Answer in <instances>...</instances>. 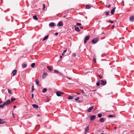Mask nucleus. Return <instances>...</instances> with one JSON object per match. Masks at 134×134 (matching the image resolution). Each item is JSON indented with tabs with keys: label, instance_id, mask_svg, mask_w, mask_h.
Instances as JSON below:
<instances>
[{
	"label": "nucleus",
	"instance_id": "f257e3e1",
	"mask_svg": "<svg viewBox=\"0 0 134 134\" xmlns=\"http://www.w3.org/2000/svg\"><path fill=\"white\" fill-rule=\"evenodd\" d=\"M99 38L98 37L94 38L92 40L91 42L92 44H94L96 43L98 41Z\"/></svg>",
	"mask_w": 134,
	"mask_h": 134
},
{
	"label": "nucleus",
	"instance_id": "f03ea898",
	"mask_svg": "<svg viewBox=\"0 0 134 134\" xmlns=\"http://www.w3.org/2000/svg\"><path fill=\"white\" fill-rule=\"evenodd\" d=\"M90 37V36H86L85 38V39L84 40V42L85 43H86L87 42V41L88 40L89 38Z\"/></svg>",
	"mask_w": 134,
	"mask_h": 134
},
{
	"label": "nucleus",
	"instance_id": "7ed1b4c3",
	"mask_svg": "<svg viewBox=\"0 0 134 134\" xmlns=\"http://www.w3.org/2000/svg\"><path fill=\"white\" fill-rule=\"evenodd\" d=\"M100 83L102 85H105L107 83V82L105 81L102 80L100 81Z\"/></svg>",
	"mask_w": 134,
	"mask_h": 134
},
{
	"label": "nucleus",
	"instance_id": "20e7f679",
	"mask_svg": "<svg viewBox=\"0 0 134 134\" xmlns=\"http://www.w3.org/2000/svg\"><path fill=\"white\" fill-rule=\"evenodd\" d=\"M129 19L130 21L131 22L134 21V16H131L130 17Z\"/></svg>",
	"mask_w": 134,
	"mask_h": 134
},
{
	"label": "nucleus",
	"instance_id": "39448f33",
	"mask_svg": "<svg viewBox=\"0 0 134 134\" xmlns=\"http://www.w3.org/2000/svg\"><path fill=\"white\" fill-rule=\"evenodd\" d=\"M11 102V100L10 99H8L7 101L5 102L6 103V105H7L8 104H10Z\"/></svg>",
	"mask_w": 134,
	"mask_h": 134
},
{
	"label": "nucleus",
	"instance_id": "423d86ee",
	"mask_svg": "<svg viewBox=\"0 0 134 134\" xmlns=\"http://www.w3.org/2000/svg\"><path fill=\"white\" fill-rule=\"evenodd\" d=\"M63 25V23L62 21H59L58 23V25L59 26H62Z\"/></svg>",
	"mask_w": 134,
	"mask_h": 134
},
{
	"label": "nucleus",
	"instance_id": "0eeeda50",
	"mask_svg": "<svg viewBox=\"0 0 134 134\" xmlns=\"http://www.w3.org/2000/svg\"><path fill=\"white\" fill-rule=\"evenodd\" d=\"M93 108V106H92L89 107L87 111L88 112H91Z\"/></svg>",
	"mask_w": 134,
	"mask_h": 134
},
{
	"label": "nucleus",
	"instance_id": "6e6552de",
	"mask_svg": "<svg viewBox=\"0 0 134 134\" xmlns=\"http://www.w3.org/2000/svg\"><path fill=\"white\" fill-rule=\"evenodd\" d=\"M32 106L34 108H38V105L36 104H32Z\"/></svg>",
	"mask_w": 134,
	"mask_h": 134
},
{
	"label": "nucleus",
	"instance_id": "1a4fd4ad",
	"mask_svg": "<svg viewBox=\"0 0 134 134\" xmlns=\"http://www.w3.org/2000/svg\"><path fill=\"white\" fill-rule=\"evenodd\" d=\"M115 7L114 8H113V9L111 10V13L112 15H113L114 14L115 10Z\"/></svg>",
	"mask_w": 134,
	"mask_h": 134
},
{
	"label": "nucleus",
	"instance_id": "9d476101",
	"mask_svg": "<svg viewBox=\"0 0 134 134\" xmlns=\"http://www.w3.org/2000/svg\"><path fill=\"white\" fill-rule=\"evenodd\" d=\"M49 26H51V27H53V26H55V24L54 23L52 22V23H50L49 24Z\"/></svg>",
	"mask_w": 134,
	"mask_h": 134
},
{
	"label": "nucleus",
	"instance_id": "9b49d317",
	"mask_svg": "<svg viewBox=\"0 0 134 134\" xmlns=\"http://www.w3.org/2000/svg\"><path fill=\"white\" fill-rule=\"evenodd\" d=\"M16 70H14L13 72H12V74H13V76H14L16 74Z\"/></svg>",
	"mask_w": 134,
	"mask_h": 134
},
{
	"label": "nucleus",
	"instance_id": "f8f14e48",
	"mask_svg": "<svg viewBox=\"0 0 134 134\" xmlns=\"http://www.w3.org/2000/svg\"><path fill=\"white\" fill-rule=\"evenodd\" d=\"M89 129V127L88 126H87L85 129V133L86 134L87 132V131H88Z\"/></svg>",
	"mask_w": 134,
	"mask_h": 134
},
{
	"label": "nucleus",
	"instance_id": "ddd939ff",
	"mask_svg": "<svg viewBox=\"0 0 134 134\" xmlns=\"http://www.w3.org/2000/svg\"><path fill=\"white\" fill-rule=\"evenodd\" d=\"M96 117V116L94 115L91 116L90 117V119L91 120H92L94 119Z\"/></svg>",
	"mask_w": 134,
	"mask_h": 134
},
{
	"label": "nucleus",
	"instance_id": "4468645a",
	"mask_svg": "<svg viewBox=\"0 0 134 134\" xmlns=\"http://www.w3.org/2000/svg\"><path fill=\"white\" fill-rule=\"evenodd\" d=\"M75 30L78 32H79L80 31L79 27H75Z\"/></svg>",
	"mask_w": 134,
	"mask_h": 134
},
{
	"label": "nucleus",
	"instance_id": "2eb2a0df",
	"mask_svg": "<svg viewBox=\"0 0 134 134\" xmlns=\"http://www.w3.org/2000/svg\"><path fill=\"white\" fill-rule=\"evenodd\" d=\"M47 75V74L46 73H44L43 74L42 76V77L43 79H44L45 78Z\"/></svg>",
	"mask_w": 134,
	"mask_h": 134
},
{
	"label": "nucleus",
	"instance_id": "dca6fc26",
	"mask_svg": "<svg viewBox=\"0 0 134 134\" xmlns=\"http://www.w3.org/2000/svg\"><path fill=\"white\" fill-rule=\"evenodd\" d=\"M49 36V35H47L46 36H45L44 38H43V41H44L46 40V39L48 38Z\"/></svg>",
	"mask_w": 134,
	"mask_h": 134
},
{
	"label": "nucleus",
	"instance_id": "f3484780",
	"mask_svg": "<svg viewBox=\"0 0 134 134\" xmlns=\"http://www.w3.org/2000/svg\"><path fill=\"white\" fill-rule=\"evenodd\" d=\"M15 100V98H14L13 97V96L11 98V102H12L14 101Z\"/></svg>",
	"mask_w": 134,
	"mask_h": 134
},
{
	"label": "nucleus",
	"instance_id": "a211bd4d",
	"mask_svg": "<svg viewBox=\"0 0 134 134\" xmlns=\"http://www.w3.org/2000/svg\"><path fill=\"white\" fill-rule=\"evenodd\" d=\"M86 9H89L91 8V6L88 5H86Z\"/></svg>",
	"mask_w": 134,
	"mask_h": 134
},
{
	"label": "nucleus",
	"instance_id": "6ab92c4d",
	"mask_svg": "<svg viewBox=\"0 0 134 134\" xmlns=\"http://www.w3.org/2000/svg\"><path fill=\"white\" fill-rule=\"evenodd\" d=\"M57 95L58 96H60L61 95L60 91H57L56 92Z\"/></svg>",
	"mask_w": 134,
	"mask_h": 134
},
{
	"label": "nucleus",
	"instance_id": "aec40b11",
	"mask_svg": "<svg viewBox=\"0 0 134 134\" xmlns=\"http://www.w3.org/2000/svg\"><path fill=\"white\" fill-rule=\"evenodd\" d=\"M74 98V97L73 96H68V99H73Z\"/></svg>",
	"mask_w": 134,
	"mask_h": 134
},
{
	"label": "nucleus",
	"instance_id": "412c9836",
	"mask_svg": "<svg viewBox=\"0 0 134 134\" xmlns=\"http://www.w3.org/2000/svg\"><path fill=\"white\" fill-rule=\"evenodd\" d=\"M6 122L5 121H2V120L0 121V124H3L5 123Z\"/></svg>",
	"mask_w": 134,
	"mask_h": 134
},
{
	"label": "nucleus",
	"instance_id": "4be33fe9",
	"mask_svg": "<svg viewBox=\"0 0 134 134\" xmlns=\"http://www.w3.org/2000/svg\"><path fill=\"white\" fill-rule=\"evenodd\" d=\"M100 121L101 122H103L104 121V119L103 118H100Z\"/></svg>",
	"mask_w": 134,
	"mask_h": 134
},
{
	"label": "nucleus",
	"instance_id": "5701e85b",
	"mask_svg": "<svg viewBox=\"0 0 134 134\" xmlns=\"http://www.w3.org/2000/svg\"><path fill=\"white\" fill-rule=\"evenodd\" d=\"M33 18L35 20H37L38 19V18L37 17V16L36 15H34L33 16Z\"/></svg>",
	"mask_w": 134,
	"mask_h": 134
},
{
	"label": "nucleus",
	"instance_id": "b1692460",
	"mask_svg": "<svg viewBox=\"0 0 134 134\" xmlns=\"http://www.w3.org/2000/svg\"><path fill=\"white\" fill-rule=\"evenodd\" d=\"M35 81L37 85H38L39 83V81L38 80V79H36Z\"/></svg>",
	"mask_w": 134,
	"mask_h": 134
},
{
	"label": "nucleus",
	"instance_id": "393cba45",
	"mask_svg": "<svg viewBox=\"0 0 134 134\" xmlns=\"http://www.w3.org/2000/svg\"><path fill=\"white\" fill-rule=\"evenodd\" d=\"M8 93L10 94H12L13 93L11 92V90L10 89H8Z\"/></svg>",
	"mask_w": 134,
	"mask_h": 134
},
{
	"label": "nucleus",
	"instance_id": "a878e982",
	"mask_svg": "<svg viewBox=\"0 0 134 134\" xmlns=\"http://www.w3.org/2000/svg\"><path fill=\"white\" fill-rule=\"evenodd\" d=\"M22 66L23 68H25L26 67L27 65L26 64H24L22 65Z\"/></svg>",
	"mask_w": 134,
	"mask_h": 134
},
{
	"label": "nucleus",
	"instance_id": "bb28decb",
	"mask_svg": "<svg viewBox=\"0 0 134 134\" xmlns=\"http://www.w3.org/2000/svg\"><path fill=\"white\" fill-rule=\"evenodd\" d=\"M47 89L46 88H44L42 90V91L43 92L45 93L46 92Z\"/></svg>",
	"mask_w": 134,
	"mask_h": 134
},
{
	"label": "nucleus",
	"instance_id": "cd10ccee",
	"mask_svg": "<svg viewBox=\"0 0 134 134\" xmlns=\"http://www.w3.org/2000/svg\"><path fill=\"white\" fill-rule=\"evenodd\" d=\"M35 63H33L31 64V66L32 68H34L35 66Z\"/></svg>",
	"mask_w": 134,
	"mask_h": 134
},
{
	"label": "nucleus",
	"instance_id": "c85d7f7f",
	"mask_svg": "<svg viewBox=\"0 0 134 134\" xmlns=\"http://www.w3.org/2000/svg\"><path fill=\"white\" fill-rule=\"evenodd\" d=\"M47 68L48 69V70L50 71H52V69L50 68H49V66H47Z\"/></svg>",
	"mask_w": 134,
	"mask_h": 134
},
{
	"label": "nucleus",
	"instance_id": "c756f323",
	"mask_svg": "<svg viewBox=\"0 0 134 134\" xmlns=\"http://www.w3.org/2000/svg\"><path fill=\"white\" fill-rule=\"evenodd\" d=\"M34 86H33L32 85L31 87V89H32L31 92L32 93L34 91Z\"/></svg>",
	"mask_w": 134,
	"mask_h": 134
},
{
	"label": "nucleus",
	"instance_id": "7c9ffc66",
	"mask_svg": "<svg viewBox=\"0 0 134 134\" xmlns=\"http://www.w3.org/2000/svg\"><path fill=\"white\" fill-rule=\"evenodd\" d=\"M105 15H109L110 14L109 12H105Z\"/></svg>",
	"mask_w": 134,
	"mask_h": 134
},
{
	"label": "nucleus",
	"instance_id": "2f4dec72",
	"mask_svg": "<svg viewBox=\"0 0 134 134\" xmlns=\"http://www.w3.org/2000/svg\"><path fill=\"white\" fill-rule=\"evenodd\" d=\"M114 115H110L108 116V117L109 118H112L114 117Z\"/></svg>",
	"mask_w": 134,
	"mask_h": 134
},
{
	"label": "nucleus",
	"instance_id": "473e14b6",
	"mask_svg": "<svg viewBox=\"0 0 134 134\" xmlns=\"http://www.w3.org/2000/svg\"><path fill=\"white\" fill-rule=\"evenodd\" d=\"M102 116V115L101 114H99L98 115V116L99 118H101Z\"/></svg>",
	"mask_w": 134,
	"mask_h": 134
},
{
	"label": "nucleus",
	"instance_id": "72a5a7b5",
	"mask_svg": "<svg viewBox=\"0 0 134 134\" xmlns=\"http://www.w3.org/2000/svg\"><path fill=\"white\" fill-rule=\"evenodd\" d=\"M54 72H55V73H59V74H60V72H59V71H58V70H54Z\"/></svg>",
	"mask_w": 134,
	"mask_h": 134
},
{
	"label": "nucleus",
	"instance_id": "f704fd0d",
	"mask_svg": "<svg viewBox=\"0 0 134 134\" xmlns=\"http://www.w3.org/2000/svg\"><path fill=\"white\" fill-rule=\"evenodd\" d=\"M100 83L99 82H98L96 83V85L97 86H99L100 85Z\"/></svg>",
	"mask_w": 134,
	"mask_h": 134
},
{
	"label": "nucleus",
	"instance_id": "c9c22d12",
	"mask_svg": "<svg viewBox=\"0 0 134 134\" xmlns=\"http://www.w3.org/2000/svg\"><path fill=\"white\" fill-rule=\"evenodd\" d=\"M81 25V24L80 23H76V25L78 26H80Z\"/></svg>",
	"mask_w": 134,
	"mask_h": 134
},
{
	"label": "nucleus",
	"instance_id": "e433bc0d",
	"mask_svg": "<svg viewBox=\"0 0 134 134\" xmlns=\"http://www.w3.org/2000/svg\"><path fill=\"white\" fill-rule=\"evenodd\" d=\"M109 22L110 23H111V24L113 23H114V21H113L111 20H109Z\"/></svg>",
	"mask_w": 134,
	"mask_h": 134
},
{
	"label": "nucleus",
	"instance_id": "4c0bfd02",
	"mask_svg": "<svg viewBox=\"0 0 134 134\" xmlns=\"http://www.w3.org/2000/svg\"><path fill=\"white\" fill-rule=\"evenodd\" d=\"M43 10L45 9V4H43Z\"/></svg>",
	"mask_w": 134,
	"mask_h": 134
},
{
	"label": "nucleus",
	"instance_id": "58836bf2",
	"mask_svg": "<svg viewBox=\"0 0 134 134\" xmlns=\"http://www.w3.org/2000/svg\"><path fill=\"white\" fill-rule=\"evenodd\" d=\"M79 99V97H78L75 99V100L76 101H77Z\"/></svg>",
	"mask_w": 134,
	"mask_h": 134
},
{
	"label": "nucleus",
	"instance_id": "ea45409f",
	"mask_svg": "<svg viewBox=\"0 0 134 134\" xmlns=\"http://www.w3.org/2000/svg\"><path fill=\"white\" fill-rule=\"evenodd\" d=\"M72 56L74 57H75L76 56V55L75 54V53H73L72 54Z\"/></svg>",
	"mask_w": 134,
	"mask_h": 134
},
{
	"label": "nucleus",
	"instance_id": "a19ab883",
	"mask_svg": "<svg viewBox=\"0 0 134 134\" xmlns=\"http://www.w3.org/2000/svg\"><path fill=\"white\" fill-rule=\"evenodd\" d=\"M98 76L99 77L100 79H102V75H98Z\"/></svg>",
	"mask_w": 134,
	"mask_h": 134
},
{
	"label": "nucleus",
	"instance_id": "79ce46f5",
	"mask_svg": "<svg viewBox=\"0 0 134 134\" xmlns=\"http://www.w3.org/2000/svg\"><path fill=\"white\" fill-rule=\"evenodd\" d=\"M93 62H96V59L95 58H94L93 59Z\"/></svg>",
	"mask_w": 134,
	"mask_h": 134
},
{
	"label": "nucleus",
	"instance_id": "37998d69",
	"mask_svg": "<svg viewBox=\"0 0 134 134\" xmlns=\"http://www.w3.org/2000/svg\"><path fill=\"white\" fill-rule=\"evenodd\" d=\"M67 78L69 80H71L72 79V78L71 77H67Z\"/></svg>",
	"mask_w": 134,
	"mask_h": 134
},
{
	"label": "nucleus",
	"instance_id": "c03bdc74",
	"mask_svg": "<svg viewBox=\"0 0 134 134\" xmlns=\"http://www.w3.org/2000/svg\"><path fill=\"white\" fill-rule=\"evenodd\" d=\"M5 105H6V103L5 102L3 105H2L3 107Z\"/></svg>",
	"mask_w": 134,
	"mask_h": 134
},
{
	"label": "nucleus",
	"instance_id": "a18cd8bd",
	"mask_svg": "<svg viewBox=\"0 0 134 134\" xmlns=\"http://www.w3.org/2000/svg\"><path fill=\"white\" fill-rule=\"evenodd\" d=\"M81 92L83 93H84V91H83V90H81Z\"/></svg>",
	"mask_w": 134,
	"mask_h": 134
},
{
	"label": "nucleus",
	"instance_id": "49530a36",
	"mask_svg": "<svg viewBox=\"0 0 134 134\" xmlns=\"http://www.w3.org/2000/svg\"><path fill=\"white\" fill-rule=\"evenodd\" d=\"M3 108L2 104H0V108Z\"/></svg>",
	"mask_w": 134,
	"mask_h": 134
},
{
	"label": "nucleus",
	"instance_id": "de8ad7c7",
	"mask_svg": "<svg viewBox=\"0 0 134 134\" xmlns=\"http://www.w3.org/2000/svg\"><path fill=\"white\" fill-rule=\"evenodd\" d=\"M58 32H56L55 34V35L56 36L58 35Z\"/></svg>",
	"mask_w": 134,
	"mask_h": 134
},
{
	"label": "nucleus",
	"instance_id": "09e8293b",
	"mask_svg": "<svg viewBox=\"0 0 134 134\" xmlns=\"http://www.w3.org/2000/svg\"><path fill=\"white\" fill-rule=\"evenodd\" d=\"M34 94H32V99H33V97H34Z\"/></svg>",
	"mask_w": 134,
	"mask_h": 134
},
{
	"label": "nucleus",
	"instance_id": "8fccbe9b",
	"mask_svg": "<svg viewBox=\"0 0 134 134\" xmlns=\"http://www.w3.org/2000/svg\"><path fill=\"white\" fill-rule=\"evenodd\" d=\"M60 92V94H61V95L64 94V93L63 92Z\"/></svg>",
	"mask_w": 134,
	"mask_h": 134
},
{
	"label": "nucleus",
	"instance_id": "3c124183",
	"mask_svg": "<svg viewBox=\"0 0 134 134\" xmlns=\"http://www.w3.org/2000/svg\"><path fill=\"white\" fill-rule=\"evenodd\" d=\"M66 50H65L64 51H63V53H65V52H66Z\"/></svg>",
	"mask_w": 134,
	"mask_h": 134
},
{
	"label": "nucleus",
	"instance_id": "603ef678",
	"mask_svg": "<svg viewBox=\"0 0 134 134\" xmlns=\"http://www.w3.org/2000/svg\"><path fill=\"white\" fill-rule=\"evenodd\" d=\"M12 115H13V118H15V116L14 115L13 113H12Z\"/></svg>",
	"mask_w": 134,
	"mask_h": 134
},
{
	"label": "nucleus",
	"instance_id": "864d4df0",
	"mask_svg": "<svg viewBox=\"0 0 134 134\" xmlns=\"http://www.w3.org/2000/svg\"><path fill=\"white\" fill-rule=\"evenodd\" d=\"M110 4H109L108 5V7L109 8L110 7Z\"/></svg>",
	"mask_w": 134,
	"mask_h": 134
},
{
	"label": "nucleus",
	"instance_id": "5fc2aeb1",
	"mask_svg": "<svg viewBox=\"0 0 134 134\" xmlns=\"http://www.w3.org/2000/svg\"><path fill=\"white\" fill-rule=\"evenodd\" d=\"M114 27H115L114 26V25H113V26H112V29H113V28H114Z\"/></svg>",
	"mask_w": 134,
	"mask_h": 134
},
{
	"label": "nucleus",
	"instance_id": "6e6d98bb",
	"mask_svg": "<svg viewBox=\"0 0 134 134\" xmlns=\"http://www.w3.org/2000/svg\"><path fill=\"white\" fill-rule=\"evenodd\" d=\"M80 28L82 29H83V26H81L80 27Z\"/></svg>",
	"mask_w": 134,
	"mask_h": 134
},
{
	"label": "nucleus",
	"instance_id": "4d7b16f0",
	"mask_svg": "<svg viewBox=\"0 0 134 134\" xmlns=\"http://www.w3.org/2000/svg\"><path fill=\"white\" fill-rule=\"evenodd\" d=\"M67 16V15H65V16H63V17H64V18H65L66 16Z\"/></svg>",
	"mask_w": 134,
	"mask_h": 134
},
{
	"label": "nucleus",
	"instance_id": "13d9d810",
	"mask_svg": "<svg viewBox=\"0 0 134 134\" xmlns=\"http://www.w3.org/2000/svg\"><path fill=\"white\" fill-rule=\"evenodd\" d=\"M14 108H15L16 107V106L15 105H14Z\"/></svg>",
	"mask_w": 134,
	"mask_h": 134
},
{
	"label": "nucleus",
	"instance_id": "bf43d9fd",
	"mask_svg": "<svg viewBox=\"0 0 134 134\" xmlns=\"http://www.w3.org/2000/svg\"><path fill=\"white\" fill-rule=\"evenodd\" d=\"M77 94L78 95H80V94L79 93H77Z\"/></svg>",
	"mask_w": 134,
	"mask_h": 134
},
{
	"label": "nucleus",
	"instance_id": "052dcab7",
	"mask_svg": "<svg viewBox=\"0 0 134 134\" xmlns=\"http://www.w3.org/2000/svg\"><path fill=\"white\" fill-rule=\"evenodd\" d=\"M64 53H63L62 54V55H64Z\"/></svg>",
	"mask_w": 134,
	"mask_h": 134
},
{
	"label": "nucleus",
	"instance_id": "680f3d73",
	"mask_svg": "<svg viewBox=\"0 0 134 134\" xmlns=\"http://www.w3.org/2000/svg\"><path fill=\"white\" fill-rule=\"evenodd\" d=\"M1 2H2V3H3V0H1Z\"/></svg>",
	"mask_w": 134,
	"mask_h": 134
},
{
	"label": "nucleus",
	"instance_id": "e2e57ef3",
	"mask_svg": "<svg viewBox=\"0 0 134 134\" xmlns=\"http://www.w3.org/2000/svg\"><path fill=\"white\" fill-rule=\"evenodd\" d=\"M104 34V32H103L102 33V34Z\"/></svg>",
	"mask_w": 134,
	"mask_h": 134
},
{
	"label": "nucleus",
	"instance_id": "0e129e2a",
	"mask_svg": "<svg viewBox=\"0 0 134 134\" xmlns=\"http://www.w3.org/2000/svg\"><path fill=\"white\" fill-rule=\"evenodd\" d=\"M2 103V101L0 102V104H1Z\"/></svg>",
	"mask_w": 134,
	"mask_h": 134
},
{
	"label": "nucleus",
	"instance_id": "69168bd1",
	"mask_svg": "<svg viewBox=\"0 0 134 134\" xmlns=\"http://www.w3.org/2000/svg\"><path fill=\"white\" fill-rule=\"evenodd\" d=\"M2 120V119L0 118V121H1Z\"/></svg>",
	"mask_w": 134,
	"mask_h": 134
},
{
	"label": "nucleus",
	"instance_id": "338daca9",
	"mask_svg": "<svg viewBox=\"0 0 134 134\" xmlns=\"http://www.w3.org/2000/svg\"><path fill=\"white\" fill-rule=\"evenodd\" d=\"M60 58H62V56H60Z\"/></svg>",
	"mask_w": 134,
	"mask_h": 134
},
{
	"label": "nucleus",
	"instance_id": "774afa93",
	"mask_svg": "<svg viewBox=\"0 0 134 134\" xmlns=\"http://www.w3.org/2000/svg\"><path fill=\"white\" fill-rule=\"evenodd\" d=\"M101 134H104L103 133H101Z\"/></svg>",
	"mask_w": 134,
	"mask_h": 134
}]
</instances>
